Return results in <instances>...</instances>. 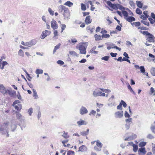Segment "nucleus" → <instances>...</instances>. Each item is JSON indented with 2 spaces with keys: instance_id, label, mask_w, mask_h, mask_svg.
I'll return each instance as SVG.
<instances>
[{
  "instance_id": "obj_1",
  "label": "nucleus",
  "mask_w": 155,
  "mask_h": 155,
  "mask_svg": "<svg viewBox=\"0 0 155 155\" xmlns=\"http://www.w3.org/2000/svg\"><path fill=\"white\" fill-rule=\"evenodd\" d=\"M87 48V45L85 43H80L78 44L76 47V48L79 50L80 54H86Z\"/></svg>"
},
{
  "instance_id": "obj_2",
  "label": "nucleus",
  "mask_w": 155,
  "mask_h": 155,
  "mask_svg": "<svg viewBox=\"0 0 155 155\" xmlns=\"http://www.w3.org/2000/svg\"><path fill=\"white\" fill-rule=\"evenodd\" d=\"M0 132L3 135L6 134V137H9L7 124L4 123L0 126Z\"/></svg>"
},
{
  "instance_id": "obj_3",
  "label": "nucleus",
  "mask_w": 155,
  "mask_h": 155,
  "mask_svg": "<svg viewBox=\"0 0 155 155\" xmlns=\"http://www.w3.org/2000/svg\"><path fill=\"white\" fill-rule=\"evenodd\" d=\"M20 101L18 100L15 101L13 104V106L15 109L18 111H20L21 109L22 106L20 104Z\"/></svg>"
},
{
  "instance_id": "obj_4",
  "label": "nucleus",
  "mask_w": 155,
  "mask_h": 155,
  "mask_svg": "<svg viewBox=\"0 0 155 155\" xmlns=\"http://www.w3.org/2000/svg\"><path fill=\"white\" fill-rule=\"evenodd\" d=\"M62 13L64 16V19L68 20L70 16L69 11L68 9L66 8Z\"/></svg>"
},
{
  "instance_id": "obj_5",
  "label": "nucleus",
  "mask_w": 155,
  "mask_h": 155,
  "mask_svg": "<svg viewBox=\"0 0 155 155\" xmlns=\"http://www.w3.org/2000/svg\"><path fill=\"white\" fill-rule=\"evenodd\" d=\"M108 45V46L107 47V49L108 50H109L111 48H115L117 50H118L120 51L121 50V49L120 48L115 46V45L113 43H109Z\"/></svg>"
},
{
  "instance_id": "obj_6",
  "label": "nucleus",
  "mask_w": 155,
  "mask_h": 155,
  "mask_svg": "<svg viewBox=\"0 0 155 155\" xmlns=\"http://www.w3.org/2000/svg\"><path fill=\"white\" fill-rule=\"evenodd\" d=\"M51 32L50 31L45 30L43 31L41 36L40 38L41 39H43L47 36L50 35Z\"/></svg>"
},
{
  "instance_id": "obj_7",
  "label": "nucleus",
  "mask_w": 155,
  "mask_h": 155,
  "mask_svg": "<svg viewBox=\"0 0 155 155\" xmlns=\"http://www.w3.org/2000/svg\"><path fill=\"white\" fill-rule=\"evenodd\" d=\"M80 114L82 115L87 114L88 110L85 107L82 106L80 110Z\"/></svg>"
},
{
  "instance_id": "obj_8",
  "label": "nucleus",
  "mask_w": 155,
  "mask_h": 155,
  "mask_svg": "<svg viewBox=\"0 0 155 155\" xmlns=\"http://www.w3.org/2000/svg\"><path fill=\"white\" fill-rule=\"evenodd\" d=\"M115 117L116 118H121L123 116V112L122 110L118 111L115 113Z\"/></svg>"
},
{
  "instance_id": "obj_9",
  "label": "nucleus",
  "mask_w": 155,
  "mask_h": 155,
  "mask_svg": "<svg viewBox=\"0 0 155 155\" xmlns=\"http://www.w3.org/2000/svg\"><path fill=\"white\" fill-rule=\"evenodd\" d=\"M155 39V37L152 34H150L147 38V40L149 42H153Z\"/></svg>"
},
{
  "instance_id": "obj_10",
  "label": "nucleus",
  "mask_w": 155,
  "mask_h": 155,
  "mask_svg": "<svg viewBox=\"0 0 155 155\" xmlns=\"http://www.w3.org/2000/svg\"><path fill=\"white\" fill-rule=\"evenodd\" d=\"M107 4L110 7L112 8L115 9H117V4H112L110 1H108L107 2Z\"/></svg>"
},
{
  "instance_id": "obj_11",
  "label": "nucleus",
  "mask_w": 155,
  "mask_h": 155,
  "mask_svg": "<svg viewBox=\"0 0 155 155\" xmlns=\"http://www.w3.org/2000/svg\"><path fill=\"white\" fill-rule=\"evenodd\" d=\"M51 28L54 29L55 30L57 29L58 28V25L56 21L53 20L51 22Z\"/></svg>"
},
{
  "instance_id": "obj_12",
  "label": "nucleus",
  "mask_w": 155,
  "mask_h": 155,
  "mask_svg": "<svg viewBox=\"0 0 155 155\" xmlns=\"http://www.w3.org/2000/svg\"><path fill=\"white\" fill-rule=\"evenodd\" d=\"M36 43V40L35 39H32L29 41L27 42L26 46L31 47L32 46L35 45Z\"/></svg>"
},
{
  "instance_id": "obj_13",
  "label": "nucleus",
  "mask_w": 155,
  "mask_h": 155,
  "mask_svg": "<svg viewBox=\"0 0 155 155\" xmlns=\"http://www.w3.org/2000/svg\"><path fill=\"white\" fill-rule=\"evenodd\" d=\"M0 91L3 94H5L8 92H9L8 90H6L3 85H0Z\"/></svg>"
},
{
  "instance_id": "obj_14",
  "label": "nucleus",
  "mask_w": 155,
  "mask_h": 155,
  "mask_svg": "<svg viewBox=\"0 0 155 155\" xmlns=\"http://www.w3.org/2000/svg\"><path fill=\"white\" fill-rule=\"evenodd\" d=\"M16 118L21 122H24V117H22L21 115L18 112L16 113Z\"/></svg>"
},
{
  "instance_id": "obj_15",
  "label": "nucleus",
  "mask_w": 155,
  "mask_h": 155,
  "mask_svg": "<svg viewBox=\"0 0 155 155\" xmlns=\"http://www.w3.org/2000/svg\"><path fill=\"white\" fill-rule=\"evenodd\" d=\"M129 143L130 145L132 146L133 151L135 152H136L138 149L137 145L136 144H134L132 142H129Z\"/></svg>"
},
{
  "instance_id": "obj_16",
  "label": "nucleus",
  "mask_w": 155,
  "mask_h": 155,
  "mask_svg": "<svg viewBox=\"0 0 155 155\" xmlns=\"http://www.w3.org/2000/svg\"><path fill=\"white\" fill-rule=\"evenodd\" d=\"M87 150V147L83 145L79 148L78 151L83 152L86 151Z\"/></svg>"
},
{
  "instance_id": "obj_17",
  "label": "nucleus",
  "mask_w": 155,
  "mask_h": 155,
  "mask_svg": "<svg viewBox=\"0 0 155 155\" xmlns=\"http://www.w3.org/2000/svg\"><path fill=\"white\" fill-rule=\"evenodd\" d=\"M66 8L65 6L62 5H59L58 7L59 12L62 13Z\"/></svg>"
},
{
  "instance_id": "obj_18",
  "label": "nucleus",
  "mask_w": 155,
  "mask_h": 155,
  "mask_svg": "<svg viewBox=\"0 0 155 155\" xmlns=\"http://www.w3.org/2000/svg\"><path fill=\"white\" fill-rule=\"evenodd\" d=\"M138 152L140 155L141 153L144 154L146 152V151L144 147H142L139 148Z\"/></svg>"
},
{
  "instance_id": "obj_19",
  "label": "nucleus",
  "mask_w": 155,
  "mask_h": 155,
  "mask_svg": "<svg viewBox=\"0 0 155 155\" xmlns=\"http://www.w3.org/2000/svg\"><path fill=\"white\" fill-rule=\"evenodd\" d=\"M92 20L91 19V17L90 16H87L85 20V22L86 24L88 25L91 22Z\"/></svg>"
},
{
  "instance_id": "obj_20",
  "label": "nucleus",
  "mask_w": 155,
  "mask_h": 155,
  "mask_svg": "<svg viewBox=\"0 0 155 155\" xmlns=\"http://www.w3.org/2000/svg\"><path fill=\"white\" fill-rule=\"evenodd\" d=\"M77 123L79 126H80L82 125H86L87 124V123L84 120H81L78 121L77 122Z\"/></svg>"
},
{
  "instance_id": "obj_21",
  "label": "nucleus",
  "mask_w": 155,
  "mask_h": 155,
  "mask_svg": "<svg viewBox=\"0 0 155 155\" xmlns=\"http://www.w3.org/2000/svg\"><path fill=\"white\" fill-rule=\"evenodd\" d=\"M11 128L12 131L15 130L16 128V125L15 122H12L11 124Z\"/></svg>"
},
{
  "instance_id": "obj_22",
  "label": "nucleus",
  "mask_w": 155,
  "mask_h": 155,
  "mask_svg": "<svg viewBox=\"0 0 155 155\" xmlns=\"http://www.w3.org/2000/svg\"><path fill=\"white\" fill-rule=\"evenodd\" d=\"M126 20L129 22H131L135 20V18L132 16H128Z\"/></svg>"
},
{
  "instance_id": "obj_23",
  "label": "nucleus",
  "mask_w": 155,
  "mask_h": 155,
  "mask_svg": "<svg viewBox=\"0 0 155 155\" xmlns=\"http://www.w3.org/2000/svg\"><path fill=\"white\" fill-rule=\"evenodd\" d=\"M61 136L65 139H68L70 137L69 136L68 134V133L65 131H63V134L61 135Z\"/></svg>"
},
{
  "instance_id": "obj_24",
  "label": "nucleus",
  "mask_w": 155,
  "mask_h": 155,
  "mask_svg": "<svg viewBox=\"0 0 155 155\" xmlns=\"http://www.w3.org/2000/svg\"><path fill=\"white\" fill-rule=\"evenodd\" d=\"M95 27H94L91 28L90 26H88L86 28V30L88 32L89 31L91 33H92L93 32V30L94 29Z\"/></svg>"
},
{
  "instance_id": "obj_25",
  "label": "nucleus",
  "mask_w": 155,
  "mask_h": 155,
  "mask_svg": "<svg viewBox=\"0 0 155 155\" xmlns=\"http://www.w3.org/2000/svg\"><path fill=\"white\" fill-rule=\"evenodd\" d=\"M95 40L96 41L100 40L102 39V36L98 35L97 34H95L94 36Z\"/></svg>"
},
{
  "instance_id": "obj_26",
  "label": "nucleus",
  "mask_w": 155,
  "mask_h": 155,
  "mask_svg": "<svg viewBox=\"0 0 155 155\" xmlns=\"http://www.w3.org/2000/svg\"><path fill=\"white\" fill-rule=\"evenodd\" d=\"M117 9H119L120 10L122 11L123 10H124L125 9H128V8H125L123 7L121 5H120V4H117Z\"/></svg>"
},
{
  "instance_id": "obj_27",
  "label": "nucleus",
  "mask_w": 155,
  "mask_h": 155,
  "mask_svg": "<svg viewBox=\"0 0 155 155\" xmlns=\"http://www.w3.org/2000/svg\"><path fill=\"white\" fill-rule=\"evenodd\" d=\"M136 4L137 6L140 8H142L143 5V3L140 1H136Z\"/></svg>"
},
{
  "instance_id": "obj_28",
  "label": "nucleus",
  "mask_w": 155,
  "mask_h": 155,
  "mask_svg": "<svg viewBox=\"0 0 155 155\" xmlns=\"http://www.w3.org/2000/svg\"><path fill=\"white\" fill-rule=\"evenodd\" d=\"M73 4V3L70 1H68L64 4V5L67 6L69 7H71Z\"/></svg>"
},
{
  "instance_id": "obj_29",
  "label": "nucleus",
  "mask_w": 155,
  "mask_h": 155,
  "mask_svg": "<svg viewBox=\"0 0 155 155\" xmlns=\"http://www.w3.org/2000/svg\"><path fill=\"white\" fill-rule=\"evenodd\" d=\"M122 13L124 16V18L126 19L128 16V13L127 11H124V10L122 11Z\"/></svg>"
},
{
  "instance_id": "obj_30",
  "label": "nucleus",
  "mask_w": 155,
  "mask_h": 155,
  "mask_svg": "<svg viewBox=\"0 0 155 155\" xmlns=\"http://www.w3.org/2000/svg\"><path fill=\"white\" fill-rule=\"evenodd\" d=\"M93 95L95 97H96L97 96H99L98 89L95 90L93 91Z\"/></svg>"
},
{
  "instance_id": "obj_31",
  "label": "nucleus",
  "mask_w": 155,
  "mask_h": 155,
  "mask_svg": "<svg viewBox=\"0 0 155 155\" xmlns=\"http://www.w3.org/2000/svg\"><path fill=\"white\" fill-rule=\"evenodd\" d=\"M53 34L54 35V36L53 37V38L56 39H58V38L57 37L58 35V32L57 30H54L53 32Z\"/></svg>"
},
{
  "instance_id": "obj_32",
  "label": "nucleus",
  "mask_w": 155,
  "mask_h": 155,
  "mask_svg": "<svg viewBox=\"0 0 155 155\" xmlns=\"http://www.w3.org/2000/svg\"><path fill=\"white\" fill-rule=\"evenodd\" d=\"M96 146L98 147L99 148H100L101 149V148L102 146V143L100 142V141L98 140L96 141Z\"/></svg>"
},
{
  "instance_id": "obj_33",
  "label": "nucleus",
  "mask_w": 155,
  "mask_h": 155,
  "mask_svg": "<svg viewBox=\"0 0 155 155\" xmlns=\"http://www.w3.org/2000/svg\"><path fill=\"white\" fill-rule=\"evenodd\" d=\"M33 96L34 97L35 99H37L38 97V95H37V92L36 91L33 89Z\"/></svg>"
},
{
  "instance_id": "obj_34",
  "label": "nucleus",
  "mask_w": 155,
  "mask_h": 155,
  "mask_svg": "<svg viewBox=\"0 0 155 155\" xmlns=\"http://www.w3.org/2000/svg\"><path fill=\"white\" fill-rule=\"evenodd\" d=\"M61 28V32H62L65 29L66 26L64 24H61L60 25Z\"/></svg>"
},
{
  "instance_id": "obj_35",
  "label": "nucleus",
  "mask_w": 155,
  "mask_h": 155,
  "mask_svg": "<svg viewBox=\"0 0 155 155\" xmlns=\"http://www.w3.org/2000/svg\"><path fill=\"white\" fill-rule=\"evenodd\" d=\"M43 73V70L42 69H37L35 71V73L37 74H42Z\"/></svg>"
},
{
  "instance_id": "obj_36",
  "label": "nucleus",
  "mask_w": 155,
  "mask_h": 155,
  "mask_svg": "<svg viewBox=\"0 0 155 155\" xmlns=\"http://www.w3.org/2000/svg\"><path fill=\"white\" fill-rule=\"evenodd\" d=\"M69 54L70 55L73 56H78L77 53L75 51H69Z\"/></svg>"
},
{
  "instance_id": "obj_37",
  "label": "nucleus",
  "mask_w": 155,
  "mask_h": 155,
  "mask_svg": "<svg viewBox=\"0 0 155 155\" xmlns=\"http://www.w3.org/2000/svg\"><path fill=\"white\" fill-rule=\"evenodd\" d=\"M18 54L21 56L23 57L24 56V54L23 51L21 49H20L18 52Z\"/></svg>"
},
{
  "instance_id": "obj_38",
  "label": "nucleus",
  "mask_w": 155,
  "mask_h": 155,
  "mask_svg": "<svg viewBox=\"0 0 155 155\" xmlns=\"http://www.w3.org/2000/svg\"><path fill=\"white\" fill-rule=\"evenodd\" d=\"M150 72L151 74L154 76H155V68H152L151 69Z\"/></svg>"
},
{
  "instance_id": "obj_39",
  "label": "nucleus",
  "mask_w": 155,
  "mask_h": 155,
  "mask_svg": "<svg viewBox=\"0 0 155 155\" xmlns=\"http://www.w3.org/2000/svg\"><path fill=\"white\" fill-rule=\"evenodd\" d=\"M129 3L130 6L133 8H135V5L134 2L131 1H130Z\"/></svg>"
},
{
  "instance_id": "obj_40",
  "label": "nucleus",
  "mask_w": 155,
  "mask_h": 155,
  "mask_svg": "<svg viewBox=\"0 0 155 155\" xmlns=\"http://www.w3.org/2000/svg\"><path fill=\"white\" fill-rule=\"evenodd\" d=\"M146 144V142H141L139 144V147H142L145 146Z\"/></svg>"
},
{
  "instance_id": "obj_41",
  "label": "nucleus",
  "mask_w": 155,
  "mask_h": 155,
  "mask_svg": "<svg viewBox=\"0 0 155 155\" xmlns=\"http://www.w3.org/2000/svg\"><path fill=\"white\" fill-rule=\"evenodd\" d=\"M81 9L83 11H85L86 10L85 5L83 3L81 4Z\"/></svg>"
},
{
  "instance_id": "obj_42",
  "label": "nucleus",
  "mask_w": 155,
  "mask_h": 155,
  "mask_svg": "<svg viewBox=\"0 0 155 155\" xmlns=\"http://www.w3.org/2000/svg\"><path fill=\"white\" fill-rule=\"evenodd\" d=\"M132 25L133 24L136 27H140L139 26L140 25V22H134Z\"/></svg>"
},
{
  "instance_id": "obj_43",
  "label": "nucleus",
  "mask_w": 155,
  "mask_h": 155,
  "mask_svg": "<svg viewBox=\"0 0 155 155\" xmlns=\"http://www.w3.org/2000/svg\"><path fill=\"white\" fill-rule=\"evenodd\" d=\"M141 23L144 24L145 25H146L148 26H149V23L148 21H147L144 20H141Z\"/></svg>"
},
{
  "instance_id": "obj_44",
  "label": "nucleus",
  "mask_w": 155,
  "mask_h": 155,
  "mask_svg": "<svg viewBox=\"0 0 155 155\" xmlns=\"http://www.w3.org/2000/svg\"><path fill=\"white\" fill-rule=\"evenodd\" d=\"M48 11L51 15H54V12L50 8H48Z\"/></svg>"
},
{
  "instance_id": "obj_45",
  "label": "nucleus",
  "mask_w": 155,
  "mask_h": 155,
  "mask_svg": "<svg viewBox=\"0 0 155 155\" xmlns=\"http://www.w3.org/2000/svg\"><path fill=\"white\" fill-rule=\"evenodd\" d=\"M137 14L141 15L142 13V11L139 8H137L136 10Z\"/></svg>"
},
{
  "instance_id": "obj_46",
  "label": "nucleus",
  "mask_w": 155,
  "mask_h": 155,
  "mask_svg": "<svg viewBox=\"0 0 155 155\" xmlns=\"http://www.w3.org/2000/svg\"><path fill=\"white\" fill-rule=\"evenodd\" d=\"M71 41L74 44H75L77 42V41L76 38H73L71 39Z\"/></svg>"
},
{
  "instance_id": "obj_47",
  "label": "nucleus",
  "mask_w": 155,
  "mask_h": 155,
  "mask_svg": "<svg viewBox=\"0 0 155 155\" xmlns=\"http://www.w3.org/2000/svg\"><path fill=\"white\" fill-rule=\"evenodd\" d=\"M67 155H75L74 152L72 150H69L67 153Z\"/></svg>"
},
{
  "instance_id": "obj_48",
  "label": "nucleus",
  "mask_w": 155,
  "mask_h": 155,
  "mask_svg": "<svg viewBox=\"0 0 155 155\" xmlns=\"http://www.w3.org/2000/svg\"><path fill=\"white\" fill-rule=\"evenodd\" d=\"M140 71L141 73H144L145 72V69L143 66H141L140 67Z\"/></svg>"
},
{
  "instance_id": "obj_49",
  "label": "nucleus",
  "mask_w": 155,
  "mask_h": 155,
  "mask_svg": "<svg viewBox=\"0 0 155 155\" xmlns=\"http://www.w3.org/2000/svg\"><path fill=\"white\" fill-rule=\"evenodd\" d=\"M132 118H129L128 119H127L125 120V122L126 123H132Z\"/></svg>"
},
{
  "instance_id": "obj_50",
  "label": "nucleus",
  "mask_w": 155,
  "mask_h": 155,
  "mask_svg": "<svg viewBox=\"0 0 155 155\" xmlns=\"http://www.w3.org/2000/svg\"><path fill=\"white\" fill-rule=\"evenodd\" d=\"M109 57L108 56H105L101 58V59L105 61H107L109 60Z\"/></svg>"
},
{
  "instance_id": "obj_51",
  "label": "nucleus",
  "mask_w": 155,
  "mask_h": 155,
  "mask_svg": "<svg viewBox=\"0 0 155 155\" xmlns=\"http://www.w3.org/2000/svg\"><path fill=\"white\" fill-rule=\"evenodd\" d=\"M147 138L150 139H153L154 137L152 134H149L147 135Z\"/></svg>"
},
{
  "instance_id": "obj_52",
  "label": "nucleus",
  "mask_w": 155,
  "mask_h": 155,
  "mask_svg": "<svg viewBox=\"0 0 155 155\" xmlns=\"http://www.w3.org/2000/svg\"><path fill=\"white\" fill-rule=\"evenodd\" d=\"M140 18L144 20H146L147 18H148L146 16L143 15H141L140 16Z\"/></svg>"
},
{
  "instance_id": "obj_53",
  "label": "nucleus",
  "mask_w": 155,
  "mask_h": 155,
  "mask_svg": "<svg viewBox=\"0 0 155 155\" xmlns=\"http://www.w3.org/2000/svg\"><path fill=\"white\" fill-rule=\"evenodd\" d=\"M110 37V35L109 34H103L102 35V38H109Z\"/></svg>"
},
{
  "instance_id": "obj_54",
  "label": "nucleus",
  "mask_w": 155,
  "mask_h": 155,
  "mask_svg": "<svg viewBox=\"0 0 155 155\" xmlns=\"http://www.w3.org/2000/svg\"><path fill=\"white\" fill-rule=\"evenodd\" d=\"M124 116L126 118H130V114L126 111H125V112Z\"/></svg>"
},
{
  "instance_id": "obj_55",
  "label": "nucleus",
  "mask_w": 155,
  "mask_h": 155,
  "mask_svg": "<svg viewBox=\"0 0 155 155\" xmlns=\"http://www.w3.org/2000/svg\"><path fill=\"white\" fill-rule=\"evenodd\" d=\"M138 29H139L143 30H147V28L145 27L140 26L138 27Z\"/></svg>"
},
{
  "instance_id": "obj_56",
  "label": "nucleus",
  "mask_w": 155,
  "mask_h": 155,
  "mask_svg": "<svg viewBox=\"0 0 155 155\" xmlns=\"http://www.w3.org/2000/svg\"><path fill=\"white\" fill-rule=\"evenodd\" d=\"M131 140H133L136 138L137 137V135L135 134H133L132 135L130 136Z\"/></svg>"
},
{
  "instance_id": "obj_57",
  "label": "nucleus",
  "mask_w": 155,
  "mask_h": 155,
  "mask_svg": "<svg viewBox=\"0 0 155 155\" xmlns=\"http://www.w3.org/2000/svg\"><path fill=\"white\" fill-rule=\"evenodd\" d=\"M120 103H121L122 105L124 107H126L127 104L124 101L121 100Z\"/></svg>"
},
{
  "instance_id": "obj_58",
  "label": "nucleus",
  "mask_w": 155,
  "mask_h": 155,
  "mask_svg": "<svg viewBox=\"0 0 155 155\" xmlns=\"http://www.w3.org/2000/svg\"><path fill=\"white\" fill-rule=\"evenodd\" d=\"M94 48H92L91 50V52L92 53H94L95 54H97L98 53V51H95L94 50Z\"/></svg>"
},
{
  "instance_id": "obj_59",
  "label": "nucleus",
  "mask_w": 155,
  "mask_h": 155,
  "mask_svg": "<svg viewBox=\"0 0 155 155\" xmlns=\"http://www.w3.org/2000/svg\"><path fill=\"white\" fill-rule=\"evenodd\" d=\"M80 134L83 136H85L87 135V132H86V131H84L81 132Z\"/></svg>"
},
{
  "instance_id": "obj_60",
  "label": "nucleus",
  "mask_w": 155,
  "mask_h": 155,
  "mask_svg": "<svg viewBox=\"0 0 155 155\" xmlns=\"http://www.w3.org/2000/svg\"><path fill=\"white\" fill-rule=\"evenodd\" d=\"M130 124L126 123L125 125V127L127 130H128L130 128Z\"/></svg>"
},
{
  "instance_id": "obj_61",
  "label": "nucleus",
  "mask_w": 155,
  "mask_h": 155,
  "mask_svg": "<svg viewBox=\"0 0 155 155\" xmlns=\"http://www.w3.org/2000/svg\"><path fill=\"white\" fill-rule=\"evenodd\" d=\"M94 148L95 150L98 151H100L101 150L100 148H99L98 147L95 146L94 147Z\"/></svg>"
},
{
  "instance_id": "obj_62",
  "label": "nucleus",
  "mask_w": 155,
  "mask_h": 155,
  "mask_svg": "<svg viewBox=\"0 0 155 155\" xmlns=\"http://www.w3.org/2000/svg\"><path fill=\"white\" fill-rule=\"evenodd\" d=\"M152 151L153 153L154 154L155 153V144L152 143Z\"/></svg>"
},
{
  "instance_id": "obj_63",
  "label": "nucleus",
  "mask_w": 155,
  "mask_h": 155,
  "mask_svg": "<svg viewBox=\"0 0 155 155\" xmlns=\"http://www.w3.org/2000/svg\"><path fill=\"white\" fill-rule=\"evenodd\" d=\"M57 63L61 65H63L64 64V62L61 60H59L57 61Z\"/></svg>"
},
{
  "instance_id": "obj_64",
  "label": "nucleus",
  "mask_w": 155,
  "mask_h": 155,
  "mask_svg": "<svg viewBox=\"0 0 155 155\" xmlns=\"http://www.w3.org/2000/svg\"><path fill=\"white\" fill-rule=\"evenodd\" d=\"M150 129L151 130L155 129V121H154L153 124L151 125Z\"/></svg>"
}]
</instances>
